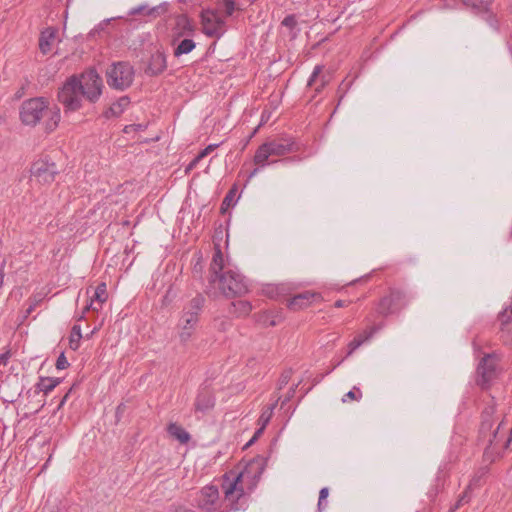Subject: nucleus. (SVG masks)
Here are the masks:
<instances>
[{"label":"nucleus","instance_id":"f257e3e1","mask_svg":"<svg viewBox=\"0 0 512 512\" xmlns=\"http://www.w3.org/2000/svg\"><path fill=\"white\" fill-rule=\"evenodd\" d=\"M103 81L95 69H88L80 76L69 77L58 91V101L65 113L75 112L82 107V100L95 103L102 94Z\"/></svg>","mask_w":512,"mask_h":512},{"label":"nucleus","instance_id":"f03ea898","mask_svg":"<svg viewBox=\"0 0 512 512\" xmlns=\"http://www.w3.org/2000/svg\"><path fill=\"white\" fill-rule=\"evenodd\" d=\"M22 124L34 127L44 119L45 131L53 132L61 119L58 106H49V102L44 97L30 98L22 102L19 112Z\"/></svg>","mask_w":512,"mask_h":512},{"label":"nucleus","instance_id":"7ed1b4c3","mask_svg":"<svg viewBox=\"0 0 512 512\" xmlns=\"http://www.w3.org/2000/svg\"><path fill=\"white\" fill-rule=\"evenodd\" d=\"M256 464L260 465L257 471L258 475H260L264 470V459L261 457L254 458L246 467L245 472H241L235 475L232 480L229 478L227 474L224 475L222 481V488L224 491L223 503L225 504L226 508L233 511H238L245 508L247 498L244 489L240 485V483L248 469H252Z\"/></svg>","mask_w":512,"mask_h":512},{"label":"nucleus","instance_id":"20e7f679","mask_svg":"<svg viewBox=\"0 0 512 512\" xmlns=\"http://www.w3.org/2000/svg\"><path fill=\"white\" fill-rule=\"evenodd\" d=\"M221 294L226 298L241 297L250 291L248 279L240 272L227 269L215 278V283Z\"/></svg>","mask_w":512,"mask_h":512},{"label":"nucleus","instance_id":"39448f33","mask_svg":"<svg viewBox=\"0 0 512 512\" xmlns=\"http://www.w3.org/2000/svg\"><path fill=\"white\" fill-rule=\"evenodd\" d=\"M411 298V295L402 288H389L388 293L377 302L375 311L381 317L399 314L408 306Z\"/></svg>","mask_w":512,"mask_h":512},{"label":"nucleus","instance_id":"423d86ee","mask_svg":"<svg viewBox=\"0 0 512 512\" xmlns=\"http://www.w3.org/2000/svg\"><path fill=\"white\" fill-rule=\"evenodd\" d=\"M134 75L133 66L124 61L113 63L106 72L108 85L117 90H125L130 87L133 83Z\"/></svg>","mask_w":512,"mask_h":512},{"label":"nucleus","instance_id":"0eeeda50","mask_svg":"<svg viewBox=\"0 0 512 512\" xmlns=\"http://www.w3.org/2000/svg\"><path fill=\"white\" fill-rule=\"evenodd\" d=\"M500 357L497 353L485 354L477 366V385L482 389H488L491 383L498 377V362Z\"/></svg>","mask_w":512,"mask_h":512},{"label":"nucleus","instance_id":"6e6552de","mask_svg":"<svg viewBox=\"0 0 512 512\" xmlns=\"http://www.w3.org/2000/svg\"><path fill=\"white\" fill-rule=\"evenodd\" d=\"M202 32L207 37L221 38L226 32V21L217 10L204 9L200 14Z\"/></svg>","mask_w":512,"mask_h":512},{"label":"nucleus","instance_id":"1a4fd4ad","mask_svg":"<svg viewBox=\"0 0 512 512\" xmlns=\"http://www.w3.org/2000/svg\"><path fill=\"white\" fill-rule=\"evenodd\" d=\"M503 422H500L495 430H492L494 423L481 422L479 428V436L482 439L487 438V446L483 457L485 461L494 462L501 454L498 451V434Z\"/></svg>","mask_w":512,"mask_h":512},{"label":"nucleus","instance_id":"9d476101","mask_svg":"<svg viewBox=\"0 0 512 512\" xmlns=\"http://www.w3.org/2000/svg\"><path fill=\"white\" fill-rule=\"evenodd\" d=\"M31 177L40 184H50L59 173L55 162L47 158L35 161L30 168Z\"/></svg>","mask_w":512,"mask_h":512},{"label":"nucleus","instance_id":"9b49d317","mask_svg":"<svg viewBox=\"0 0 512 512\" xmlns=\"http://www.w3.org/2000/svg\"><path fill=\"white\" fill-rule=\"evenodd\" d=\"M461 2L476 15L481 16L491 28L499 29L498 18L491 9L493 0H461Z\"/></svg>","mask_w":512,"mask_h":512},{"label":"nucleus","instance_id":"f8f14e48","mask_svg":"<svg viewBox=\"0 0 512 512\" xmlns=\"http://www.w3.org/2000/svg\"><path fill=\"white\" fill-rule=\"evenodd\" d=\"M197 506L204 512H212L220 508V494L217 486H204L196 497Z\"/></svg>","mask_w":512,"mask_h":512},{"label":"nucleus","instance_id":"ddd939ff","mask_svg":"<svg viewBox=\"0 0 512 512\" xmlns=\"http://www.w3.org/2000/svg\"><path fill=\"white\" fill-rule=\"evenodd\" d=\"M316 299H321L319 293L304 291L290 297L287 300V307L292 311H299L309 307Z\"/></svg>","mask_w":512,"mask_h":512},{"label":"nucleus","instance_id":"4468645a","mask_svg":"<svg viewBox=\"0 0 512 512\" xmlns=\"http://www.w3.org/2000/svg\"><path fill=\"white\" fill-rule=\"evenodd\" d=\"M215 406V397L212 390L208 387H202L199 389L194 402L195 412L202 414L207 413Z\"/></svg>","mask_w":512,"mask_h":512},{"label":"nucleus","instance_id":"2eb2a0df","mask_svg":"<svg viewBox=\"0 0 512 512\" xmlns=\"http://www.w3.org/2000/svg\"><path fill=\"white\" fill-rule=\"evenodd\" d=\"M166 68V55L163 51L157 50L155 53L151 54L144 71L146 75L154 77L162 74Z\"/></svg>","mask_w":512,"mask_h":512},{"label":"nucleus","instance_id":"dca6fc26","mask_svg":"<svg viewBox=\"0 0 512 512\" xmlns=\"http://www.w3.org/2000/svg\"><path fill=\"white\" fill-rule=\"evenodd\" d=\"M271 156H284L288 153L294 152L295 143L290 139H275L266 142Z\"/></svg>","mask_w":512,"mask_h":512},{"label":"nucleus","instance_id":"f3484780","mask_svg":"<svg viewBox=\"0 0 512 512\" xmlns=\"http://www.w3.org/2000/svg\"><path fill=\"white\" fill-rule=\"evenodd\" d=\"M224 268H225V264H224L223 253L221 251L220 245L216 244L215 251H214V254L212 257V261H211L210 267H209V273H210L209 283L210 284H214L215 278L218 275L225 272Z\"/></svg>","mask_w":512,"mask_h":512},{"label":"nucleus","instance_id":"a211bd4d","mask_svg":"<svg viewBox=\"0 0 512 512\" xmlns=\"http://www.w3.org/2000/svg\"><path fill=\"white\" fill-rule=\"evenodd\" d=\"M198 321L199 319L195 316H192L191 314L186 315L184 312L182 313L178 324L180 328L179 337L182 342H187L190 339Z\"/></svg>","mask_w":512,"mask_h":512},{"label":"nucleus","instance_id":"6ab92c4d","mask_svg":"<svg viewBox=\"0 0 512 512\" xmlns=\"http://www.w3.org/2000/svg\"><path fill=\"white\" fill-rule=\"evenodd\" d=\"M107 299V290L106 284L100 283L94 290V293L90 299L88 305L85 306L83 313L88 310L99 311L102 308L103 303ZM84 314L81 315L80 319H82Z\"/></svg>","mask_w":512,"mask_h":512},{"label":"nucleus","instance_id":"aec40b11","mask_svg":"<svg viewBox=\"0 0 512 512\" xmlns=\"http://www.w3.org/2000/svg\"><path fill=\"white\" fill-rule=\"evenodd\" d=\"M168 11V4L162 3L157 6L149 7L147 4L139 5L133 9L130 10V15H137V14H143L145 16H148L150 18H157L161 15L165 14Z\"/></svg>","mask_w":512,"mask_h":512},{"label":"nucleus","instance_id":"412c9836","mask_svg":"<svg viewBox=\"0 0 512 512\" xmlns=\"http://www.w3.org/2000/svg\"><path fill=\"white\" fill-rule=\"evenodd\" d=\"M380 328H381V326L373 325V326L369 327L368 329L364 330L362 333L355 336L354 339L352 341H350L348 344V352H347L346 357H349L350 355H352V353L356 349H358L363 343L368 341L374 335V333H376Z\"/></svg>","mask_w":512,"mask_h":512},{"label":"nucleus","instance_id":"4be33fe9","mask_svg":"<svg viewBox=\"0 0 512 512\" xmlns=\"http://www.w3.org/2000/svg\"><path fill=\"white\" fill-rule=\"evenodd\" d=\"M176 29L178 36H192L196 31V26L186 14H180L176 17Z\"/></svg>","mask_w":512,"mask_h":512},{"label":"nucleus","instance_id":"5701e85b","mask_svg":"<svg viewBox=\"0 0 512 512\" xmlns=\"http://www.w3.org/2000/svg\"><path fill=\"white\" fill-rule=\"evenodd\" d=\"M57 30L52 27L46 28L41 32L39 38V49L43 54H47L51 51L52 44L56 38Z\"/></svg>","mask_w":512,"mask_h":512},{"label":"nucleus","instance_id":"b1692460","mask_svg":"<svg viewBox=\"0 0 512 512\" xmlns=\"http://www.w3.org/2000/svg\"><path fill=\"white\" fill-rule=\"evenodd\" d=\"M205 303V298L201 294H197L193 297L183 308V312L186 315H192L199 319L200 313Z\"/></svg>","mask_w":512,"mask_h":512},{"label":"nucleus","instance_id":"393cba45","mask_svg":"<svg viewBox=\"0 0 512 512\" xmlns=\"http://www.w3.org/2000/svg\"><path fill=\"white\" fill-rule=\"evenodd\" d=\"M252 311V304L246 300L234 301L230 304L229 313L236 317H246Z\"/></svg>","mask_w":512,"mask_h":512},{"label":"nucleus","instance_id":"a878e982","mask_svg":"<svg viewBox=\"0 0 512 512\" xmlns=\"http://www.w3.org/2000/svg\"><path fill=\"white\" fill-rule=\"evenodd\" d=\"M60 383H61L60 378L39 377V381L35 385V392L36 393L43 392L44 394H48Z\"/></svg>","mask_w":512,"mask_h":512},{"label":"nucleus","instance_id":"bb28decb","mask_svg":"<svg viewBox=\"0 0 512 512\" xmlns=\"http://www.w3.org/2000/svg\"><path fill=\"white\" fill-rule=\"evenodd\" d=\"M270 157H271V153H270V150L265 142L262 145H260L258 147V149L256 150L255 155H254V163L259 167H265L266 165L275 163L276 161H274V160L269 162Z\"/></svg>","mask_w":512,"mask_h":512},{"label":"nucleus","instance_id":"cd10ccee","mask_svg":"<svg viewBox=\"0 0 512 512\" xmlns=\"http://www.w3.org/2000/svg\"><path fill=\"white\" fill-rule=\"evenodd\" d=\"M129 104L130 99L127 96H122L109 107V109L105 112V116L107 118L111 116L118 117L124 112Z\"/></svg>","mask_w":512,"mask_h":512},{"label":"nucleus","instance_id":"c85d7f7f","mask_svg":"<svg viewBox=\"0 0 512 512\" xmlns=\"http://www.w3.org/2000/svg\"><path fill=\"white\" fill-rule=\"evenodd\" d=\"M168 434L177 439L181 444H186L190 440V434L177 423H170L167 427Z\"/></svg>","mask_w":512,"mask_h":512},{"label":"nucleus","instance_id":"c756f323","mask_svg":"<svg viewBox=\"0 0 512 512\" xmlns=\"http://www.w3.org/2000/svg\"><path fill=\"white\" fill-rule=\"evenodd\" d=\"M262 291L269 298H278L286 293L287 287L285 284H268Z\"/></svg>","mask_w":512,"mask_h":512},{"label":"nucleus","instance_id":"7c9ffc66","mask_svg":"<svg viewBox=\"0 0 512 512\" xmlns=\"http://www.w3.org/2000/svg\"><path fill=\"white\" fill-rule=\"evenodd\" d=\"M196 47V43L192 39H183L174 49V56L179 57L183 54L190 53Z\"/></svg>","mask_w":512,"mask_h":512},{"label":"nucleus","instance_id":"2f4dec72","mask_svg":"<svg viewBox=\"0 0 512 512\" xmlns=\"http://www.w3.org/2000/svg\"><path fill=\"white\" fill-rule=\"evenodd\" d=\"M496 412V403L492 398L489 403L485 406L481 413V422L494 423V414Z\"/></svg>","mask_w":512,"mask_h":512},{"label":"nucleus","instance_id":"473e14b6","mask_svg":"<svg viewBox=\"0 0 512 512\" xmlns=\"http://www.w3.org/2000/svg\"><path fill=\"white\" fill-rule=\"evenodd\" d=\"M82 338L80 325H74L71 330L69 338V346L72 350H77L80 346V340Z\"/></svg>","mask_w":512,"mask_h":512},{"label":"nucleus","instance_id":"72a5a7b5","mask_svg":"<svg viewBox=\"0 0 512 512\" xmlns=\"http://www.w3.org/2000/svg\"><path fill=\"white\" fill-rule=\"evenodd\" d=\"M236 187L234 186L233 188H231L227 194L225 195L222 203H221V207H220V211L222 214L226 213V211L234 206L235 204V195H236Z\"/></svg>","mask_w":512,"mask_h":512},{"label":"nucleus","instance_id":"f704fd0d","mask_svg":"<svg viewBox=\"0 0 512 512\" xmlns=\"http://www.w3.org/2000/svg\"><path fill=\"white\" fill-rule=\"evenodd\" d=\"M274 407L275 405H272L270 407H266L263 412L261 413L259 419H258V424L260 426H263L266 428V426L268 425V423L270 422V419L273 415V410H274Z\"/></svg>","mask_w":512,"mask_h":512},{"label":"nucleus","instance_id":"c9c22d12","mask_svg":"<svg viewBox=\"0 0 512 512\" xmlns=\"http://www.w3.org/2000/svg\"><path fill=\"white\" fill-rule=\"evenodd\" d=\"M220 4L224 8V12H225V16L226 17L232 16L234 11L236 10L235 0H220Z\"/></svg>","mask_w":512,"mask_h":512},{"label":"nucleus","instance_id":"e433bc0d","mask_svg":"<svg viewBox=\"0 0 512 512\" xmlns=\"http://www.w3.org/2000/svg\"><path fill=\"white\" fill-rule=\"evenodd\" d=\"M499 318L502 323H508L512 320V296L509 305L500 313Z\"/></svg>","mask_w":512,"mask_h":512},{"label":"nucleus","instance_id":"4c0bfd02","mask_svg":"<svg viewBox=\"0 0 512 512\" xmlns=\"http://www.w3.org/2000/svg\"><path fill=\"white\" fill-rule=\"evenodd\" d=\"M362 398V392L359 388L357 387H354L352 390H350L349 392H347L342 401L343 402H346L348 399L349 400H359Z\"/></svg>","mask_w":512,"mask_h":512},{"label":"nucleus","instance_id":"58836bf2","mask_svg":"<svg viewBox=\"0 0 512 512\" xmlns=\"http://www.w3.org/2000/svg\"><path fill=\"white\" fill-rule=\"evenodd\" d=\"M322 70H323V66H321V65H316L314 67V70L308 79L307 86L312 87L315 84V82H316L317 78L319 77V75L321 74Z\"/></svg>","mask_w":512,"mask_h":512},{"label":"nucleus","instance_id":"ea45409f","mask_svg":"<svg viewBox=\"0 0 512 512\" xmlns=\"http://www.w3.org/2000/svg\"><path fill=\"white\" fill-rule=\"evenodd\" d=\"M329 495V489L324 487L319 492V500H318V509L322 510L326 507L327 503L325 502L326 498Z\"/></svg>","mask_w":512,"mask_h":512},{"label":"nucleus","instance_id":"a19ab883","mask_svg":"<svg viewBox=\"0 0 512 512\" xmlns=\"http://www.w3.org/2000/svg\"><path fill=\"white\" fill-rule=\"evenodd\" d=\"M291 376H292V371L291 370H285L280 378H279V381H278V388L279 389H282L284 386H286L290 379H291Z\"/></svg>","mask_w":512,"mask_h":512},{"label":"nucleus","instance_id":"79ce46f5","mask_svg":"<svg viewBox=\"0 0 512 512\" xmlns=\"http://www.w3.org/2000/svg\"><path fill=\"white\" fill-rule=\"evenodd\" d=\"M470 500V487H468L462 495L459 497L458 501L455 504V507L453 508V511L458 509L460 506H462L464 503H468Z\"/></svg>","mask_w":512,"mask_h":512},{"label":"nucleus","instance_id":"37998d69","mask_svg":"<svg viewBox=\"0 0 512 512\" xmlns=\"http://www.w3.org/2000/svg\"><path fill=\"white\" fill-rule=\"evenodd\" d=\"M282 25L287 28L294 29L297 25V19H296L295 15H293V14L287 15L282 20Z\"/></svg>","mask_w":512,"mask_h":512},{"label":"nucleus","instance_id":"c03bdc74","mask_svg":"<svg viewBox=\"0 0 512 512\" xmlns=\"http://www.w3.org/2000/svg\"><path fill=\"white\" fill-rule=\"evenodd\" d=\"M147 128V125L144 124H130L126 125L123 129L124 133L128 134L130 132L144 131Z\"/></svg>","mask_w":512,"mask_h":512},{"label":"nucleus","instance_id":"a18cd8bd","mask_svg":"<svg viewBox=\"0 0 512 512\" xmlns=\"http://www.w3.org/2000/svg\"><path fill=\"white\" fill-rule=\"evenodd\" d=\"M217 147H219V144L208 145L206 148H204L197 154L198 159L202 160L203 158L208 156L212 151H214Z\"/></svg>","mask_w":512,"mask_h":512},{"label":"nucleus","instance_id":"49530a36","mask_svg":"<svg viewBox=\"0 0 512 512\" xmlns=\"http://www.w3.org/2000/svg\"><path fill=\"white\" fill-rule=\"evenodd\" d=\"M69 366V363L64 355V353H61L57 360H56V368L59 370L65 369Z\"/></svg>","mask_w":512,"mask_h":512},{"label":"nucleus","instance_id":"de8ad7c7","mask_svg":"<svg viewBox=\"0 0 512 512\" xmlns=\"http://www.w3.org/2000/svg\"><path fill=\"white\" fill-rule=\"evenodd\" d=\"M125 409H126V406L124 403H120L117 407H116V411H115V417H116V421H120L123 413L125 412Z\"/></svg>","mask_w":512,"mask_h":512},{"label":"nucleus","instance_id":"09e8293b","mask_svg":"<svg viewBox=\"0 0 512 512\" xmlns=\"http://www.w3.org/2000/svg\"><path fill=\"white\" fill-rule=\"evenodd\" d=\"M328 82H329V79H327L326 76L323 75L321 77L320 84L315 87V93L316 94L320 93L324 89V87L328 84Z\"/></svg>","mask_w":512,"mask_h":512},{"label":"nucleus","instance_id":"8fccbe9b","mask_svg":"<svg viewBox=\"0 0 512 512\" xmlns=\"http://www.w3.org/2000/svg\"><path fill=\"white\" fill-rule=\"evenodd\" d=\"M200 161L201 160L198 159V157L196 156L186 167V172H189L190 170L194 169Z\"/></svg>","mask_w":512,"mask_h":512},{"label":"nucleus","instance_id":"3c124183","mask_svg":"<svg viewBox=\"0 0 512 512\" xmlns=\"http://www.w3.org/2000/svg\"><path fill=\"white\" fill-rule=\"evenodd\" d=\"M296 387H297V385L290 388L286 398L282 402V405L286 404L290 400V398L293 397Z\"/></svg>","mask_w":512,"mask_h":512},{"label":"nucleus","instance_id":"603ef678","mask_svg":"<svg viewBox=\"0 0 512 512\" xmlns=\"http://www.w3.org/2000/svg\"><path fill=\"white\" fill-rule=\"evenodd\" d=\"M349 303H350V301L346 302L344 300H337V301H335L334 306L336 308H342V307H346Z\"/></svg>","mask_w":512,"mask_h":512},{"label":"nucleus","instance_id":"864d4df0","mask_svg":"<svg viewBox=\"0 0 512 512\" xmlns=\"http://www.w3.org/2000/svg\"><path fill=\"white\" fill-rule=\"evenodd\" d=\"M264 430H265V427L259 425V428L255 431V433L253 435L254 439L257 440L263 434Z\"/></svg>","mask_w":512,"mask_h":512},{"label":"nucleus","instance_id":"5fc2aeb1","mask_svg":"<svg viewBox=\"0 0 512 512\" xmlns=\"http://www.w3.org/2000/svg\"><path fill=\"white\" fill-rule=\"evenodd\" d=\"M9 358V353L0 354V365H6Z\"/></svg>","mask_w":512,"mask_h":512},{"label":"nucleus","instance_id":"6e6d98bb","mask_svg":"<svg viewBox=\"0 0 512 512\" xmlns=\"http://www.w3.org/2000/svg\"><path fill=\"white\" fill-rule=\"evenodd\" d=\"M70 392H71V389L63 396V398L61 399V401L58 405V409H61L64 406V404L66 403V401L69 397Z\"/></svg>","mask_w":512,"mask_h":512},{"label":"nucleus","instance_id":"4d7b16f0","mask_svg":"<svg viewBox=\"0 0 512 512\" xmlns=\"http://www.w3.org/2000/svg\"><path fill=\"white\" fill-rule=\"evenodd\" d=\"M258 172H259V166H258L257 168H254V169L250 172V174H249V177H248V178L250 179V178L254 177Z\"/></svg>","mask_w":512,"mask_h":512},{"label":"nucleus","instance_id":"13d9d810","mask_svg":"<svg viewBox=\"0 0 512 512\" xmlns=\"http://www.w3.org/2000/svg\"><path fill=\"white\" fill-rule=\"evenodd\" d=\"M255 441H256V439H254V437H252V438L249 440V442L246 444V446H245V447H248V446L252 445Z\"/></svg>","mask_w":512,"mask_h":512},{"label":"nucleus","instance_id":"bf43d9fd","mask_svg":"<svg viewBox=\"0 0 512 512\" xmlns=\"http://www.w3.org/2000/svg\"><path fill=\"white\" fill-rule=\"evenodd\" d=\"M4 265H5V260L3 261L2 265H1V269H0L1 278L4 277V274H3V267H4Z\"/></svg>","mask_w":512,"mask_h":512},{"label":"nucleus","instance_id":"052dcab7","mask_svg":"<svg viewBox=\"0 0 512 512\" xmlns=\"http://www.w3.org/2000/svg\"><path fill=\"white\" fill-rule=\"evenodd\" d=\"M32 310H33V307H32V306H30V307L28 308V310H27V313H31V312H32Z\"/></svg>","mask_w":512,"mask_h":512},{"label":"nucleus","instance_id":"680f3d73","mask_svg":"<svg viewBox=\"0 0 512 512\" xmlns=\"http://www.w3.org/2000/svg\"><path fill=\"white\" fill-rule=\"evenodd\" d=\"M340 363H341V361L337 362V364L333 366L332 370L335 369L338 365H340Z\"/></svg>","mask_w":512,"mask_h":512},{"label":"nucleus","instance_id":"e2e57ef3","mask_svg":"<svg viewBox=\"0 0 512 512\" xmlns=\"http://www.w3.org/2000/svg\"><path fill=\"white\" fill-rule=\"evenodd\" d=\"M181 3H186L188 0H178Z\"/></svg>","mask_w":512,"mask_h":512},{"label":"nucleus","instance_id":"0e129e2a","mask_svg":"<svg viewBox=\"0 0 512 512\" xmlns=\"http://www.w3.org/2000/svg\"><path fill=\"white\" fill-rule=\"evenodd\" d=\"M184 512H194V511H192V510H185Z\"/></svg>","mask_w":512,"mask_h":512},{"label":"nucleus","instance_id":"69168bd1","mask_svg":"<svg viewBox=\"0 0 512 512\" xmlns=\"http://www.w3.org/2000/svg\"><path fill=\"white\" fill-rule=\"evenodd\" d=\"M219 512H225V511H219Z\"/></svg>","mask_w":512,"mask_h":512}]
</instances>
